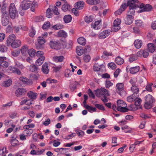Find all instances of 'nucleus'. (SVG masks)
I'll list each match as a JSON object with an SVG mask.
<instances>
[{"label":"nucleus","mask_w":156,"mask_h":156,"mask_svg":"<svg viewBox=\"0 0 156 156\" xmlns=\"http://www.w3.org/2000/svg\"><path fill=\"white\" fill-rule=\"evenodd\" d=\"M117 108L118 111L121 112H128L129 110L132 109V105H130L129 107L126 108L127 105L123 100H119L117 101Z\"/></svg>","instance_id":"obj_1"},{"label":"nucleus","mask_w":156,"mask_h":156,"mask_svg":"<svg viewBox=\"0 0 156 156\" xmlns=\"http://www.w3.org/2000/svg\"><path fill=\"white\" fill-rule=\"evenodd\" d=\"M2 18L1 21L2 25L4 26L7 25L9 22V17L8 13L6 10V7L3 6L1 9Z\"/></svg>","instance_id":"obj_2"},{"label":"nucleus","mask_w":156,"mask_h":156,"mask_svg":"<svg viewBox=\"0 0 156 156\" xmlns=\"http://www.w3.org/2000/svg\"><path fill=\"white\" fill-rule=\"evenodd\" d=\"M145 104L144 106L145 108L148 109L152 107V104L154 101V99L150 94H148L145 97Z\"/></svg>","instance_id":"obj_3"},{"label":"nucleus","mask_w":156,"mask_h":156,"mask_svg":"<svg viewBox=\"0 0 156 156\" xmlns=\"http://www.w3.org/2000/svg\"><path fill=\"white\" fill-rule=\"evenodd\" d=\"M9 16L11 18L14 19L18 16V12L16 9L15 4L13 3L10 4L9 7Z\"/></svg>","instance_id":"obj_4"},{"label":"nucleus","mask_w":156,"mask_h":156,"mask_svg":"<svg viewBox=\"0 0 156 156\" xmlns=\"http://www.w3.org/2000/svg\"><path fill=\"white\" fill-rule=\"evenodd\" d=\"M116 91L121 96H123L126 92L124 90V84L123 83H118L116 85Z\"/></svg>","instance_id":"obj_5"},{"label":"nucleus","mask_w":156,"mask_h":156,"mask_svg":"<svg viewBox=\"0 0 156 156\" xmlns=\"http://www.w3.org/2000/svg\"><path fill=\"white\" fill-rule=\"evenodd\" d=\"M31 4V2L30 1L24 0L21 2L20 7L23 9L26 10L30 7Z\"/></svg>","instance_id":"obj_6"},{"label":"nucleus","mask_w":156,"mask_h":156,"mask_svg":"<svg viewBox=\"0 0 156 156\" xmlns=\"http://www.w3.org/2000/svg\"><path fill=\"white\" fill-rule=\"evenodd\" d=\"M139 8L141 9L140 10L139 12H141L145 11H150L152 8V7L149 4H146L144 5V4L140 3Z\"/></svg>","instance_id":"obj_7"},{"label":"nucleus","mask_w":156,"mask_h":156,"mask_svg":"<svg viewBox=\"0 0 156 156\" xmlns=\"http://www.w3.org/2000/svg\"><path fill=\"white\" fill-rule=\"evenodd\" d=\"M127 3L129 7L134 8H139L140 3L137 0H130L128 1Z\"/></svg>","instance_id":"obj_8"},{"label":"nucleus","mask_w":156,"mask_h":156,"mask_svg":"<svg viewBox=\"0 0 156 156\" xmlns=\"http://www.w3.org/2000/svg\"><path fill=\"white\" fill-rule=\"evenodd\" d=\"M97 95L99 96H108L109 94L108 91L105 89L101 87L100 90H98L97 91Z\"/></svg>","instance_id":"obj_9"},{"label":"nucleus","mask_w":156,"mask_h":156,"mask_svg":"<svg viewBox=\"0 0 156 156\" xmlns=\"http://www.w3.org/2000/svg\"><path fill=\"white\" fill-rule=\"evenodd\" d=\"M49 45L51 48L55 49H58L60 48V44L58 41L51 40L50 41Z\"/></svg>","instance_id":"obj_10"},{"label":"nucleus","mask_w":156,"mask_h":156,"mask_svg":"<svg viewBox=\"0 0 156 156\" xmlns=\"http://www.w3.org/2000/svg\"><path fill=\"white\" fill-rule=\"evenodd\" d=\"M111 31L107 30L101 32L98 35V38L100 39H104L106 38L110 34Z\"/></svg>","instance_id":"obj_11"},{"label":"nucleus","mask_w":156,"mask_h":156,"mask_svg":"<svg viewBox=\"0 0 156 156\" xmlns=\"http://www.w3.org/2000/svg\"><path fill=\"white\" fill-rule=\"evenodd\" d=\"M16 37L14 34H11L9 35L6 41L7 46L10 45L12 43L16 40Z\"/></svg>","instance_id":"obj_12"},{"label":"nucleus","mask_w":156,"mask_h":156,"mask_svg":"<svg viewBox=\"0 0 156 156\" xmlns=\"http://www.w3.org/2000/svg\"><path fill=\"white\" fill-rule=\"evenodd\" d=\"M9 142L12 146L16 147L19 145V141L16 139L14 135L11 137Z\"/></svg>","instance_id":"obj_13"},{"label":"nucleus","mask_w":156,"mask_h":156,"mask_svg":"<svg viewBox=\"0 0 156 156\" xmlns=\"http://www.w3.org/2000/svg\"><path fill=\"white\" fill-rule=\"evenodd\" d=\"M26 92L25 89L23 88H20L17 89L15 94L17 97H20L22 95L24 94Z\"/></svg>","instance_id":"obj_14"},{"label":"nucleus","mask_w":156,"mask_h":156,"mask_svg":"<svg viewBox=\"0 0 156 156\" xmlns=\"http://www.w3.org/2000/svg\"><path fill=\"white\" fill-rule=\"evenodd\" d=\"M84 3L83 1H79L75 4V7L78 10L83 9L84 6Z\"/></svg>","instance_id":"obj_15"},{"label":"nucleus","mask_w":156,"mask_h":156,"mask_svg":"<svg viewBox=\"0 0 156 156\" xmlns=\"http://www.w3.org/2000/svg\"><path fill=\"white\" fill-rule=\"evenodd\" d=\"M133 17L132 15H128L125 18V22L127 25L131 24L133 22Z\"/></svg>","instance_id":"obj_16"},{"label":"nucleus","mask_w":156,"mask_h":156,"mask_svg":"<svg viewBox=\"0 0 156 156\" xmlns=\"http://www.w3.org/2000/svg\"><path fill=\"white\" fill-rule=\"evenodd\" d=\"M21 44V42L19 40H16L12 43L10 45L12 48H15L20 47Z\"/></svg>","instance_id":"obj_17"},{"label":"nucleus","mask_w":156,"mask_h":156,"mask_svg":"<svg viewBox=\"0 0 156 156\" xmlns=\"http://www.w3.org/2000/svg\"><path fill=\"white\" fill-rule=\"evenodd\" d=\"M41 70L44 73L48 74L49 72V69L48 68V66L46 63H44L42 66Z\"/></svg>","instance_id":"obj_18"},{"label":"nucleus","mask_w":156,"mask_h":156,"mask_svg":"<svg viewBox=\"0 0 156 156\" xmlns=\"http://www.w3.org/2000/svg\"><path fill=\"white\" fill-rule=\"evenodd\" d=\"M140 70V67L139 66L131 67L129 69V71L131 73L135 74L139 72Z\"/></svg>","instance_id":"obj_19"},{"label":"nucleus","mask_w":156,"mask_h":156,"mask_svg":"<svg viewBox=\"0 0 156 156\" xmlns=\"http://www.w3.org/2000/svg\"><path fill=\"white\" fill-rule=\"evenodd\" d=\"M143 55V56L144 58H147L148 56L149 53L147 51V50H145L144 51H141L138 52L137 53V56H140V55Z\"/></svg>","instance_id":"obj_20"},{"label":"nucleus","mask_w":156,"mask_h":156,"mask_svg":"<svg viewBox=\"0 0 156 156\" xmlns=\"http://www.w3.org/2000/svg\"><path fill=\"white\" fill-rule=\"evenodd\" d=\"M64 58L62 56H55L53 57V60L55 62H61L63 60Z\"/></svg>","instance_id":"obj_21"},{"label":"nucleus","mask_w":156,"mask_h":156,"mask_svg":"<svg viewBox=\"0 0 156 156\" xmlns=\"http://www.w3.org/2000/svg\"><path fill=\"white\" fill-rule=\"evenodd\" d=\"M147 48L149 51L153 53L154 51L155 48L154 44L150 43L147 44Z\"/></svg>","instance_id":"obj_22"},{"label":"nucleus","mask_w":156,"mask_h":156,"mask_svg":"<svg viewBox=\"0 0 156 156\" xmlns=\"http://www.w3.org/2000/svg\"><path fill=\"white\" fill-rule=\"evenodd\" d=\"M138 95H136L135 94H133L131 96L128 97L127 98V100L129 102L133 101L135 100L138 97Z\"/></svg>","instance_id":"obj_23"},{"label":"nucleus","mask_w":156,"mask_h":156,"mask_svg":"<svg viewBox=\"0 0 156 156\" xmlns=\"http://www.w3.org/2000/svg\"><path fill=\"white\" fill-rule=\"evenodd\" d=\"M62 9L65 12L70 10V5L67 3H65L62 6Z\"/></svg>","instance_id":"obj_24"},{"label":"nucleus","mask_w":156,"mask_h":156,"mask_svg":"<svg viewBox=\"0 0 156 156\" xmlns=\"http://www.w3.org/2000/svg\"><path fill=\"white\" fill-rule=\"evenodd\" d=\"M44 59V56H42L41 57L39 58L36 61V66H38L41 65L43 63Z\"/></svg>","instance_id":"obj_25"},{"label":"nucleus","mask_w":156,"mask_h":156,"mask_svg":"<svg viewBox=\"0 0 156 156\" xmlns=\"http://www.w3.org/2000/svg\"><path fill=\"white\" fill-rule=\"evenodd\" d=\"M131 90L133 94H135L136 95H138V93L139 91V89L135 85H133L131 88Z\"/></svg>","instance_id":"obj_26"},{"label":"nucleus","mask_w":156,"mask_h":156,"mask_svg":"<svg viewBox=\"0 0 156 156\" xmlns=\"http://www.w3.org/2000/svg\"><path fill=\"white\" fill-rule=\"evenodd\" d=\"M37 94L32 91H30L27 93V95L29 98L31 99H35L36 98Z\"/></svg>","instance_id":"obj_27"},{"label":"nucleus","mask_w":156,"mask_h":156,"mask_svg":"<svg viewBox=\"0 0 156 156\" xmlns=\"http://www.w3.org/2000/svg\"><path fill=\"white\" fill-rule=\"evenodd\" d=\"M78 43L80 44L84 45L86 44V40L83 37H80L77 39Z\"/></svg>","instance_id":"obj_28"},{"label":"nucleus","mask_w":156,"mask_h":156,"mask_svg":"<svg viewBox=\"0 0 156 156\" xmlns=\"http://www.w3.org/2000/svg\"><path fill=\"white\" fill-rule=\"evenodd\" d=\"M57 35L58 36L66 37L67 36V33L63 30H60L58 32Z\"/></svg>","instance_id":"obj_29"},{"label":"nucleus","mask_w":156,"mask_h":156,"mask_svg":"<svg viewBox=\"0 0 156 156\" xmlns=\"http://www.w3.org/2000/svg\"><path fill=\"white\" fill-rule=\"evenodd\" d=\"M115 62L118 65H121L123 63L124 61L122 58L118 56L116 58Z\"/></svg>","instance_id":"obj_30"},{"label":"nucleus","mask_w":156,"mask_h":156,"mask_svg":"<svg viewBox=\"0 0 156 156\" xmlns=\"http://www.w3.org/2000/svg\"><path fill=\"white\" fill-rule=\"evenodd\" d=\"M76 52L78 55H82L83 53V48L81 46L77 47L76 48Z\"/></svg>","instance_id":"obj_31"},{"label":"nucleus","mask_w":156,"mask_h":156,"mask_svg":"<svg viewBox=\"0 0 156 156\" xmlns=\"http://www.w3.org/2000/svg\"><path fill=\"white\" fill-rule=\"evenodd\" d=\"M142 44V41L138 39L135 41L134 44L136 48H139L141 47Z\"/></svg>","instance_id":"obj_32"},{"label":"nucleus","mask_w":156,"mask_h":156,"mask_svg":"<svg viewBox=\"0 0 156 156\" xmlns=\"http://www.w3.org/2000/svg\"><path fill=\"white\" fill-rule=\"evenodd\" d=\"M100 22L101 21H98L95 22L94 24L92 23L91 25L92 28L95 29H99V27H100L99 25V24L100 23Z\"/></svg>","instance_id":"obj_33"},{"label":"nucleus","mask_w":156,"mask_h":156,"mask_svg":"<svg viewBox=\"0 0 156 156\" xmlns=\"http://www.w3.org/2000/svg\"><path fill=\"white\" fill-rule=\"evenodd\" d=\"M72 17L70 15H69L65 16L64 17V20L65 23H68L71 21Z\"/></svg>","instance_id":"obj_34"},{"label":"nucleus","mask_w":156,"mask_h":156,"mask_svg":"<svg viewBox=\"0 0 156 156\" xmlns=\"http://www.w3.org/2000/svg\"><path fill=\"white\" fill-rule=\"evenodd\" d=\"M86 2L89 4L95 5L99 3L100 0H87Z\"/></svg>","instance_id":"obj_35"},{"label":"nucleus","mask_w":156,"mask_h":156,"mask_svg":"<svg viewBox=\"0 0 156 156\" xmlns=\"http://www.w3.org/2000/svg\"><path fill=\"white\" fill-rule=\"evenodd\" d=\"M136 8H134L131 7H129V10L127 12L128 15H132L133 16L134 15L135 11L134 9Z\"/></svg>","instance_id":"obj_36"},{"label":"nucleus","mask_w":156,"mask_h":156,"mask_svg":"<svg viewBox=\"0 0 156 156\" xmlns=\"http://www.w3.org/2000/svg\"><path fill=\"white\" fill-rule=\"evenodd\" d=\"M53 12H52L51 9L50 8H48L46 12V17L48 18H50L52 16Z\"/></svg>","instance_id":"obj_37"},{"label":"nucleus","mask_w":156,"mask_h":156,"mask_svg":"<svg viewBox=\"0 0 156 156\" xmlns=\"http://www.w3.org/2000/svg\"><path fill=\"white\" fill-rule=\"evenodd\" d=\"M36 31L34 28L32 27H31L30 32L29 33V36L31 37H34L35 35Z\"/></svg>","instance_id":"obj_38"},{"label":"nucleus","mask_w":156,"mask_h":156,"mask_svg":"<svg viewBox=\"0 0 156 156\" xmlns=\"http://www.w3.org/2000/svg\"><path fill=\"white\" fill-rule=\"evenodd\" d=\"M103 66L102 65H99L98 63L95 64L93 67V70L94 71H100L101 68Z\"/></svg>","instance_id":"obj_39"},{"label":"nucleus","mask_w":156,"mask_h":156,"mask_svg":"<svg viewBox=\"0 0 156 156\" xmlns=\"http://www.w3.org/2000/svg\"><path fill=\"white\" fill-rule=\"evenodd\" d=\"M28 53L30 57H33L36 53V51L33 48L30 49L28 51Z\"/></svg>","instance_id":"obj_40"},{"label":"nucleus","mask_w":156,"mask_h":156,"mask_svg":"<svg viewBox=\"0 0 156 156\" xmlns=\"http://www.w3.org/2000/svg\"><path fill=\"white\" fill-rule=\"evenodd\" d=\"M38 68L34 64H32L29 67V69L30 71L34 72L37 70Z\"/></svg>","instance_id":"obj_41"},{"label":"nucleus","mask_w":156,"mask_h":156,"mask_svg":"<svg viewBox=\"0 0 156 156\" xmlns=\"http://www.w3.org/2000/svg\"><path fill=\"white\" fill-rule=\"evenodd\" d=\"M28 48L27 45L23 46L21 49V51L22 54L25 55L28 50Z\"/></svg>","instance_id":"obj_42"},{"label":"nucleus","mask_w":156,"mask_h":156,"mask_svg":"<svg viewBox=\"0 0 156 156\" xmlns=\"http://www.w3.org/2000/svg\"><path fill=\"white\" fill-rule=\"evenodd\" d=\"M94 18L92 16H86L85 18V20L86 22L89 23L92 22L94 20Z\"/></svg>","instance_id":"obj_43"},{"label":"nucleus","mask_w":156,"mask_h":156,"mask_svg":"<svg viewBox=\"0 0 156 156\" xmlns=\"http://www.w3.org/2000/svg\"><path fill=\"white\" fill-rule=\"evenodd\" d=\"M63 27V25L60 24H57L52 27V28L56 30L62 29Z\"/></svg>","instance_id":"obj_44"},{"label":"nucleus","mask_w":156,"mask_h":156,"mask_svg":"<svg viewBox=\"0 0 156 156\" xmlns=\"http://www.w3.org/2000/svg\"><path fill=\"white\" fill-rule=\"evenodd\" d=\"M86 108L87 109L88 111L90 112H96V109L95 108H93L89 105H86Z\"/></svg>","instance_id":"obj_45"},{"label":"nucleus","mask_w":156,"mask_h":156,"mask_svg":"<svg viewBox=\"0 0 156 156\" xmlns=\"http://www.w3.org/2000/svg\"><path fill=\"white\" fill-rule=\"evenodd\" d=\"M6 151L5 147H3L2 149L0 150V156H6Z\"/></svg>","instance_id":"obj_46"},{"label":"nucleus","mask_w":156,"mask_h":156,"mask_svg":"<svg viewBox=\"0 0 156 156\" xmlns=\"http://www.w3.org/2000/svg\"><path fill=\"white\" fill-rule=\"evenodd\" d=\"M20 81H22L24 83L28 84L29 83V80L26 77H21L19 79Z\"/></svg>","instance_id":"obj_47"},{"label":"nucleus","mask_w":156,"mask_h":156,"mask_svg":"<svg viewBox=\"0 0 156 156\" xmlns=\"http://www.w3.org/2000/svg\"><path fill=\"white\" fill-rule=\"evenodd\" d=\"M38 42L40 44H43L45 42V39L42 37H40L38 38Z\"/></svg>","instance_id":"obj_48"},{"label":"nucleus","mask_w":156,"mask_h":156,"mask_svg":"<svg viewBox=\"0 0 156 156\" xmlns=\"http://www.w3.org/2000/svg\"><path fill=\"white\" fill-rule=\"evenodd\" d=\"M12 81L10 79H9L8 80L4 82V86L5 87H8L11 84Z\"/></svg>","instance_id":"obj_49"},{"label":"nucleus","mask_w":156,"mask_h":156,"mask_svg":"<svg viewBox=\"0 0 156 156\" xmlns=\"http://www.w3.org/2000/svg\"><path fill=\"white\" fill-rule=\"evenodd\" d=\"M1 66L4 68H6L9 66L8 63L6 61H2L0 62Z\"/></svg>","instance_id":"obj_50"},{"label":"nucleus","mask_w":156,"mask_h":156,"mask_svg":"<svg viewBox=\"0 0 156 156\" xmlns=\"http://www.w3.org/2000/svg\"><path fill=\"white\" fill-rule=\"evenodd\" d=\"M137 59V56L136 55H131L129 58V61L130 62L136 60Z\"/></svg>","instance_id":"obj_51"},{"label":"nucleus","mask_w":156,"mask_h":156,"mask_svg":"<svg viewBox=\"0 0 156 156\" xmlns=\"http://www.w3.org/2000/svg\"><path fill=\"white\" fill-rule=\"evenodd\" d=\"M44 18L42 16H39L35 17V20L36 22H40L43 21Z\"/></svg>","instance_id":"obj_52"},{"label":"nucleus","mask_w":156,"mask_h":156,"mask_svg":"<svg viewBox=\"0 0 156 156\" xmlns=\"http://www.w3.org/2000/svg\"><path fill=\"white\" fill-rule=\"evenodd\" d=\"M83 59L85 62H88L90 61V57L89 55H86L84 56Z\"/></svg>","instance_id":"obj_53"},{"label":"nucleus","mask_w":156,"mask_h":156,"mask_svg":"<svg viewBox=\"0 0 156 156\" xmlns=\"http://www.w3.org/2000/svg\"><path fill=\"white\" fill-rule=\"evenodd\" d=\"M7 47L4 45L2 44L0 46V51L3 52L7 51Z\"/></svg>","instance_id":"obj_54"},{"label":"nucleus","mask_w":156,"mask_h":156,"mask_svg":"<svg viewBox=\"0 0 156 156\" xmlns=\"http://www.w3.org/2000/svg\"><path fill=\"white\" fill-rule=\"evenodd\" d=\"M120 29V26L113 25L112 30L113 31L116 32L119 30Z\"/></svg>","instance_id":"obj_55"},{"label":"nucleus","mask_w":156,"mask_h":156,"mask_svg":"<svg viewBox=\"0 0 156 156\" xmlns=\"http://www.w3.org/2000/svg\"><path fill=\"white\" fill-rule=\"evenodd\" d=\"M50 25V23L49 22H47L44 23L42 27L43 29H46L48 28Z\"/></svg>","instance_id":"obj_56"},{"label":"nucleus","mask_w":156,"mask_h":156,"mask_svg":"<svg viewBox=\"0 0 156 156\" xmlns=\"http://www.w3.org/2000/svg\"><path fill=\"white\" fill-rule=\"evenodd\" d=\"M121 22V20L120 19H117L114 20L113 25L120 26Z\"/></svg>","instance_id":"obj_57"},{"label":"nucleus","mask_w":156,"mask_h":156,"mask_svg":"<svg viewBox=\"0 0 156 156\" xmlns=\"http://www.w3.org/2000/svg\"><path fill=\"white\" fill-rule=\"evenodd\" d=\"M108 65L112 69H114L116 68V65L113 62L109 63L108 64Z\"/></svg>","instance_id":"obj_58"},{"label":"nucleus","mask_w":156,"mask_h":156,"mask_svg":"<svg viewBox=\"0 0 156 156\" xmlns=\"http://www.w3.org/2000/svg\"><path fill=\"white\" fill-rule=\"evenodd\" d=\"M95 105L96 108L101 110L103 111L105 110V108L102 105L99 104H96Z\"/></svg>","instance_id":"obj_59"},{"label":"nucleus","mask_w":156,"mask_h":156,"mask_svg":"<svg viewBox=\"0 0 156 156\" xmlns=\"http://www.w3.org/2000/svg\"><path fill=\"white\" fill-rule=\"evenodd\" d=\"M76 133L78 136L81 137H82L84 134V132L80 130L76 131Z\"/></svg>","instance_id":"obj_60"},{"label":"nucleus","mask_w":156,"mask_h":156,"mask_svg":"<svg viewBox=\"0 0 156 156\" xmlns=\"http://www.w3.org/2000/svg\"><path fill=\"white\" fill-rule=\"evenodd\" d=\"M152 83L147 84L146 87V89L148 91H152L151 86L153 85Z\"/></svg>","instance_id":"obj_61"},{"label":"nucleus","mask_w":156,"mask_h":156,"mask_svg":"<svg viewBox=\"0 0 156 156\" xmlns=\"http://www.w3.org/2000/svg\"><path fill=\"white\" fill-rule=\"evenodd\" d=\"M127 3H123L121 6L120 8L123 11H124L126 7L128 6Z\"/></svg>","instance_id":"obj_62"},{"label":"nucleus","mask_w":156,"mask_h":156,"mask_svg":"<svg viewBox=\"0 0 156 156\" xmlns=\"http://www.w3.org/2000/svg\"><path fill=\"white\" fill-rule=\"evenodd\" d=\"M113 84L109 80H107L106 81L105 86L107 88H109Z\"/></svg>","instance_id":"obj_63"},{"label":"nucleus","mask_w":156,"mask_h":156,"mask_svg":"<svg viewBox=\"0 0 156 156\" xmlns=\"http://www.w3.org/2000/svg\"><path fill=\"white\" fill-rule=\"evenodd\" d=\"M20 51H13L12 53V54L14 57H16L18 56L20 54Z\"/></svg>","instance_id":"obj_64"}]
</instances>
